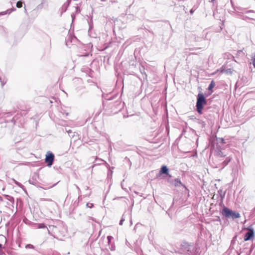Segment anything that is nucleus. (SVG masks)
I'll use <instances>...</instances> for the list:
<instances>
[{
	"instance_id": "nucleus-15",
	"label": "nucleus",
	"mask_w": 255,
	"mask_h": 255,
	"mask_svg": "<svg viewBox=\"0 0 255 255\" xmlns=\"http://www.w3.org/2000/svg\"><path fill=\"white\" fill-rule=\"evenodd\" d=\"M14 183L17 185L19 187H21L22 185L20 183H19L18 182L16 181V180H14Z\"/></svg>"
},
{
	"instance_id": "nucleus-12",
	"label": "nucleus",
	"mask_w": 255,
	"mask_h": 255,
	"mask_svg": "<svg viewBox=\"0 0 255 255\" xmlns=\"http://www.w3.org/2000/svg\"><path fill=\"white\" fill-rule=\"evenodd\" d=\"M16 6L18 7V8H20L22 6V2L21 1H18L17 3H16Z\"/></svg>"
},
{
	"instance_id": "nucleus-13",
	"label": "nucleus",
	"mask_w": 255,
	"mask_h": 255,
	"mask_svg": "<svg viewBox=\"0 0 255 255\" xmlns=\"http://www.w3.org/2000/svg\"><path fill=\"white\" fill-rule=\"evenodd\" d=\"M69 0H68V3L66 4L65 3L63 4V5L62 6V8H64V11H65L66 10L67 7L69 5Z\"/></svg>"
},
{
	"instance_id": "nucleus-19",
	"label": "nucleus",
	"mask_w": 255,
	"mask_h": 255,
	"mask_svg": "<svg viewBox=\"0 0 255 255\" xmlns=\"http://www.w3.org/2000/svg\"><path fill=\"white\" fill-rule=\"evenodd\" d=\"M76 187L78 190L79 193V194L81 193V190H80L79 187L77 185H76Z\"/></svg>"
},
{
	"instance_id": "nucleus-8",
	"label": "nucleus",
	"mask_w": 255,
	"mask_h": 255,
	"mask_svg": "<svg viewBox=\"0 0 255 255\" xmlns=\"http://www.w3.org/2000/svg\"><path fill=\"white\" fill-rule=\"evenodd\" d=\"M232 158L230 157H227L226 159L222 163L221 168H224L231 161Z\"/></svg>"
},
{
	"instance_id": "nucleus-4",
	"label": "nucleus",
	"mask_w": 255,
	"mask_h": 255,
	"mask_svg": "<svg viewBox=\"0 0 255 255\" xmlns=\"http://www.w3.org/2000/svg\"><path fill=\"white\" fill-rule=\"evenodd\" d=\"M54 159V155L50 151H48L46 154L45 162L47 163V166H51Z\"/></svg>"
},
{
	"instance_id": "nucleus-6",
	"label": "nucleus",
	"mask_w": 255,
	"mask_h": 255,
	"mask_svg": "<svg viewBox=\"0 0 255 255\" xmlns=\"http://www.w3.org/2000/svg\"><path fill=\"white\" fill-rule=\"evenodd\" d=\"M170 183L175 187H180V186H183L185 187V186L182 184L179 178H176Z\"/></svg>"
},
{
	"instance_id": "nucleus-14",
	"label": "nucleus",
	"mask_w": 255,
	"mask_h": 255,
	"mask_svg": "<svg viewBox=\"0 0 255 255\" xmlns=\"http://www.w3.org/2000/svg\"><path fill=\"white\" fill-rule=\"evenodd\" d=\"M86 206L88 208H92L93 207V204L91 203H87L86 204Z\"/></svg>"
},
{
	"instance_id": "nucleus-26",
	"label": "nucleus",
	"mask_w": 255,
	"mask_h": 255,
	"mask_svg": "<svg viewBox=\"0 0 255 255\" xmlns=\"http://www.w3.org/2000/svg\"><path fill=\"white\" fill-rule=\"evenodd\" d=\"M46 2L45 3L44 5L46 4V5L47 6V4L46 3Z\"/></svg>"
},
{
	"instance_id": "nucleus-21",
	"label": "nucleus",
	"mask_w": 255,
	"mask_h": 255,
	"mask_svg": "<svg viewBox=\"0 0 255 255\" xmlns=\"http://www.w3.org/2000/svg\"><path fill=\"white\" fill-rule=\"evenodd\" d=\"M112 238V237L111 236H108V239L110 241V240H111V238Z\"/></svg>"
},
{
	"instance_id": "nucleus-10",
	"label": "nucleus",
	"mask_w": 255,
	"mask_h": 255,
	"mask_svg": "<svg viewBox=\"0 0 255 255\" xmlns=\"http://www.w3.org/2000/svg\"><path fill=\"white\" fill-rule=\"evenodd\" d=\"M35 227L37 229L47 228L46 226L43 223L36 224L35 225Z\"/></svg>"
},
{
	"instance_id": "nucleus-2",
	"label": "nucleus",
	"mask_w": 255,
	"mask_h": 255,
	"mask_svg": "<svg viewBox=\"0 0 255 255\" xmlns=\"http://www.w3.org/2000/svg\"><path fill=\"white\" fill-rule=\"evenodd\" d=\"M221 213L223 216L229 218H232L233 219L240 217V214L239 213L234 212L225 206H224Z\"/></svg>"
},
{
	"instance_id": "nucleus-16",
	"label": "nucleus",
	"mask_w": 255,
	"mask_h": 255,
	"mask_svg": "<svg viewBox=\"0 0 255 255\" xmlns=\"http://www.w3.org/2000/svg\"><path fill=\"white\" fill-rule=\"evenodd\" d=\"M124 221H125V219L124 218V217L123 216L121 220L120 221V225H122Z\"/></svg>"
},
{
	"instance_id": "nucleus-17",
	"label": "nucleus",
	"mask_w": 255,
	"mask_h": 255,
	"mask_svg": "<svg viewBox=\"0 0 255 255\" xmlns=\"http://www.w3.org/2000/svg\"><path fill=\"white\" fill-rule=\"evenodd\" d=\"M219 142L222 143H225V141H224V138H219Z\"/></svg>"
},
{
	"instance_id": "nucleus-5",
	"label": "nucleus",
	"mask_w": 255,
	"mask_h": 255,
	"mask_svg": "<svg viewBox=\"0 0 255 255\" xmlns=\"http://www.w3.org/2000/svg\"><path fill=\"white\" fill-rule=\"evenodd\" d=\"M248 232L246 233L244 236V241H247L250 240L254 236V229L252 227H249L247 228Z\"/></svg>"
},
{
	"instance_id": "nucleus-23",
	"label": "nucleus",
	"mask_w": 255,
	"mask_h": 255,
	"mask_svg": "<svg viewBox=\"0 0 255 255\" xmlns=\"http://www.w3.org/2000/svg\"><path fill=\"white\" fill-rule=\"evenodd\" d=\"M29 246H31V248H33V245H29Z\"/></svg>"
},
{
	"instance_id": "nucleus-22",
	"label": "nucleus",
	"mask_w": 255,
	"mask_h": 255,
	"mask_svg": "<svg viewBox=\"0 0 255 255\" xmlns=\"http://www.w3.org/2000/svg\"><path fill=\"white\" fill-rule=\"evenodd\" d=\"M47 230L48 233L50 234V231H49V230L47 228Z\"/></svg>"
},
{
	"instance_id": "nucleus-11",
	"label": "nucleus",
	"mask_w": 255,
	"mask_h": 255,
	"mask_svg": "<svg viewBox=\"0 0 255 255\" xmlns=\"http://www.w3.org/2000/svg\"><path fill=\"white\" fill-rule=\"evenodd\" d=\"M46 2V0H41V3L38 4L37 6V9H41L44 7V4Z\"/></svg>"
},
{
	"instance_id": "nucleus-9",
	"label": "nucleus",
	"mask_w": 255,
	"mask_h": 255,
	"mask_svg": "<svg viewBox=\"0 0 255 255\" xmlns=\"http://www.w3.org/2000/svg\"><path fill=\"white\" fill-rule=\"evenodd\" d=\"M215 85L216 84L215 82L212 80L208 88L209 91H211V93L213 92L212 89L215 86Z\"/></svg>"
},
{
	"instance_id": "nucleus-1",
	"label": "nucleus",
	"mask_w": 255,
	"mask_h": 255,
	"mask_svg": "<svg viewBox=\"0 0 255 255\" xmlns=\"http://www.w3.org/2000/svg\"><path fill=\"white\" fill-rule=\"evenodd\" d=\"M207 104L206 100L202 93L198 94L196 103V108L198 113L200 114L202 113V110L204 105Z\"/></svg>"
},
{
	"instance_id": "nucleus-20",
	"label": "nucleus",
	"mask_w": 255,
	"mask_h": 255,
	"mask_svg": "<svg viewBox=\"0 0 255 255\" xmlns=\"http://www.w3.org/2000/svg\"><path fill=\"white\" fill-rule=\"evenodd\" d=\"M194 11V10L193 9H191L190 11V12L191 14H193Z\"/></svg>"
},
{
	"instance_id": "nucleus-24",
	"label": "nucleus",
	"mask_w": 255,
	"mask_h": 255,
	"mask_svg": "<svg viewBox=\"0 0 255 255\" xmlns=\"http://www.w3.org/2000/svg\"><path fill=\"white\" fill-rule=\"evenodd\" d=\"M221 197H222V198H223L224 197V194L223 195V196H221Z\"/></svg>"
},
{
	"instance_id": "nucleus-18",
	"label": "nucleus",
	"mask_w": 255,
	"mask_h": 255,
	"mask_svg": "<svg viewBox=\"0 0 255 255\" xmlns=\"http://www.w3.org/2000/svg\"><path fill=\"white\" fill-rule=\"evenodd\" d=\"M15 10V8H12V9H8V10H7V11H8V13H11V12L12 11H13V10Z\"/></svg>"
},
{
	"instance_id": "nucleus-25",
	"label": "nucleus",
	"mask_w": 255,
	"mask_h": 255,
	"mask_svg": "<svg viewBox=\"0 0 255 255\" xmlns=\"http://www.w3.org/2000/svg\"><path fill=\"white\" fill-rule=\"evenodd\" d=\"M46 201H51L50 199H47Z\"/></svg>"
},
{
	"instance_id": "nucleus-3",
	"label": "nucleus",
	"mask_w": 255,
	"mask_h": 255,
	"mask_svg": "<svg viewBox=\"0 0 255 255\" xmlns=\"http://www.w3.org/2000/svg\"><path fill=\"white\" fill-rule=\"evenodd\" d=\"M191 246L187 242H183L180 245L179 253L181 254L191 253Z\"/></svg>"
},
{
	"instance_id": "nucleus-7",
	"label": "nucleus",
	"mask_w": 255,
	"mask_h": 255,
	"mask_svg": "<svg viewBox=\"0 0 255 255\" xmlns=\"http://www.w3.org/2000/svg\"><path fill=\"white\" fill-rule=\"evenodd\" d=\"M160 174H168V169L166 166L163 165L161 167L160 170Z\"/></svg>"
}]
</instances>
